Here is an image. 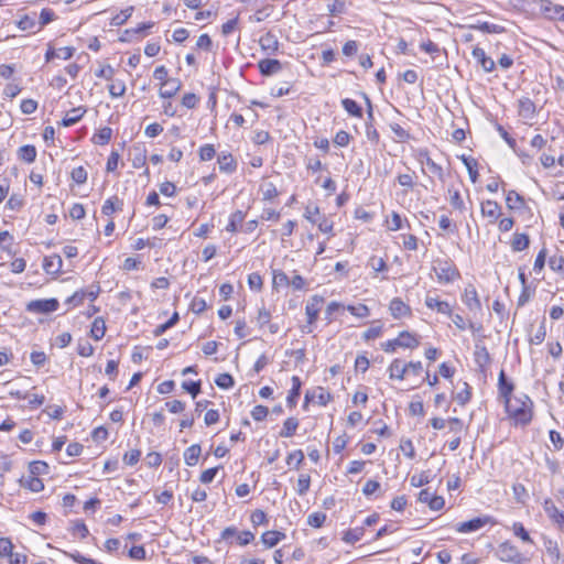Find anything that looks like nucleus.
Returning <instances> with one entry per match:
<instances>
[{"instance_id":"nucleus-64","label":"nucleus","mask_w":564,"mask_h":564,"mask_svg":"<svg viewBox=\"0 0 564 564\" xmlns=\"http://www.w3.org/2000/svg\"><path fill=\"white\" fill-rule=\"evenodd\" d=\"M268 413H269V409L261 404L256 405L251 410V416L257 422L263 421L268 416Z\"/></svg>"},{"instance_id":"nucleus-46","label":"nucleus","mask_w":564,"mask_h":564,"mask_svg":"<svg viewBox=\"0 0 564 564\" xmlns=\"http://www.w3.org/2000/svg\"><path fill=\"white\" fill-rule=\"evenodd\" d=\"M311 486V477L307 474H301L297 479V488L296 491L300 496H304Z\"/></svg>"},{"instance_id":"nucleus-52","label":"nucleus","mask_w":564,"mask_h":564,"mask_svg":"<svg viewBox=\"0 0 564 564\" xmlns=\"http://www.w3.org/2000/svg\"><path fill=\"white\" fill-rule=\"evenodd\" d=\"M215 383L220 388V389H229L231 387H234L235 384V381H234V378L229 373H220L216 379H215Z\"/></svg>"},{"instance_id":"nucleus-34","label":"nucleus","mask_w":564,"mask_h":564,"mask_svg":"<svg viewBox=\"0 0 564 564\" xmlns=\"http://www.w3.org/2000/svg\"><path fill=\"white\" fill-rule=\"evenodd\" d=\"M402 348H416L420 345L419 339L414 334L403 330L398 336Z\"/></svg>"},{"instance_id":"nucleus-14","label":"nucleus","mask_w":564,"mask_h":564,"mask_svg":"<svg viewBox=\"0 0 564 564\" xmlns=\"http://www.w3.org/2000/svg\"><path fill=\"white\" fill-rule=\"evenodd\" d=\"M543 509L549 518L564 530V512L556 508L552 499L544 500Z\"/></svg>"},{"instance_id":"nucleus-15","label":"nucleus","mask_w":564,"mask_h":564,"mask_svg":"<svg viewBox=\"0 0 564 564\" xmlns=\"http://www.w3.org/2000/svg\"><path fill=\"white\" fill-rule=\"evenodd\" d=\"M425 305L430 310H435L436 312H438L441 314H444V315H447V316H452V306L446 301H441L437 297H434V296H431V295H426V297H425Z\"/></svg>"},{"instance_id":"nucleus-31","label":"nucleus","mask_w":564,"mask_h":564,"mask_svg":"<svg viewBox=\"0 0 564 564\" xmlns=\"http://www.w3.org/2000/svg\"><path fill=\"white\" fill-rule=\"evenodd\" d=\"M506 204L510 209H521L524 206V199L519 193L511 189L506 195Z\"/></svg>"},{"instance_id":"nucleus-42","label":"nucleus","mask_w":564,"mask_h":564,"mask_svg":"<svg viewBox=\"0 0 564 564\" xmlns=\"http://www.w3.org/2000/svg\"><path fill=\"white\" fill-rule=\"evenodd\" d=\"M448 195H449V203H451L452 207L459 212H463L465 209V204L460 196L459 191L453 189L452 187H449Z\"/></svg>"},{"instance_id":"nucleus-49","label":"nucleus","mask_w":564,"mask_h":564,"mask_svg":"<svg viewBox=\"0 0 564 564\" xmlns=\"http://www.w3.org/2000/svg\"><path fill=\"white\" fill-rule=\"evenodd\" d=\"M414 172L412 174H399L397 181L402 187H405V192H408L414 187Z\"/></svg>"},{"instance_id":"nucleus-13","label":"nucleus","mask_w":564,"mask_h":564,"mask_svg":"<svg viewBox=\"0 0 564 564\" xmlns=\"http://www.w3.org/2000/svg\"><path fill=\"white\" fill-rule=\"evenodd\" d=\"M474 59L486 73H490L495 69L496 63L495 61L486 55V52L481 47H475L471 52Z\"/></svg>"},{"instance_id":"nucleus-1","label":"nucleus","mask_w":564,"mask_h":564,"mask_svg":"<svg viewBox=\"0 0 564 564\" xmlns=\"http://www.w3.org/2000/svg\"><path fill=\"white\" fill-rule=\"evenodd\" d=\"M503 404L508 417L513 421L516 426H527L531 423L533 419V401L529 395L521 393L511 400H507Z\"/></svg>"},{"instance_id":"nucleus-3","label":"nucleus","mask_w":564,"mask_h":564,"mask_svg":"<svg viewBox=\"0 0 564 564\" xmlns=\"http://www.w3.org/2000/svg\"><path fill=\"white\" fill-rule=\"evenodd\" d=\"M496 555L501 562L511 564H522L525 561V557L519 549L509 541H505L498 545Z\"/></svg>"},{"instance_id":"nucleus-17","label":"nucleus","mask_w":564,"mask_h":564,"mask_svg":"<svg viewBox=\"0 0 564 564\" xmlns=\"http://www.w3.org/2000/svg\"><path fill=\"white\" fill-rule=\"evenodd\" d=\"M388 372L390 379L403 380L405 373H408V364H404L401 359L397 358L390 364Z\"/></svg>"},{"instance_id":"nucleus-54","label":"nucleus","mask_w":564,"mask_h":564,"mask_svg":"<svg viewBox=\"0 0 564 564\" xmlns=\"http://www.w3.org/2000/svg\"><path fill=\"white\" fill-rule=\"evenodd\" d=\"M108 88L109 94L112 98L121 97L126 93V84L122 80H117L116 83H112Z\"/></svg>"},{"instance_id":"nucleus-62","label":"nucleus","mask_w":564,"mask_h":564,"mask_svg":"<svg viewBox=\"0 0 564 564\" xmlns=\"http://www.w3.org/2000/svg\"><path fill=\"white\" fill-rule=\"evenodd\" d=\"M85 299H86V290H79V291H76L69 297H67L65 303L68 305H72V306H78V305L83 304Z\"/></svg>"},{"instance_id":"nucleus-24","label":"nucleus","mask_w":564,"mask_h":564,"mask_svg":"<svg viewBox=\"0 0 564 564\" xmlns=\"http://www.w3.org/2000/svg\"><path fill=\"white\" fill-rule=\"evenodd\" d=\"M122 207L123 200L118 196H112L105 200L101 207V213L105 216H111L115 212L122 210Z\"/></svg>"},{"instance_id":"nucleus-43","label":"nucleus","mask_w":564,"mask_h":564,"mask_svg":"<svg viewBox=\"0 0 564 564\" xmlns=\"http://www.w3.org/2000/svg\"><path fill=\"white\" fill-rule=\"evenodd\" d=\"M40 19L37 20L39 28L37 30H42L46 24L51 23L56 19L55 12L52 9L44 8L40 13Z\"/></svg>"},{"instance_id":"nucleus-5","label":"nucleus","mask_w":564,"mask_h":564,"mask_svg":"<svg viewBox=\"0 0 564 564\" xmlns=\"http://www.w3.org/2000/svg\"><path fill=\"white\" fill-rule=\"evenodd\" d=\"M541 14L551 21L564 22V6L552 2L551 0H538Z\"/></svg>"},{"instance_id":"nucleus-9","label":"nucleus","mask_w":564,"mask_h":564,"mask_svg":"<svg viewBox=\"0 0 564 564\" xmlns=\"http://www.w3.org/2000/svg\"><path fill=\"white\" fill-rule=\"evenodd\" d=\"M490 521V517H477L456 525V531L459 533H470L478 531Z\"/></svg>"},{"instance_id":"nucleus-32","label":"nucleus","mask_w":564,"mask_h":564,"mask_svg":"<svg viewBox=\"0 0 564 564\" xmlns=\"http://www.w3.org/2000/svg\"><path fill=\"white\" fill-rule=\"evenodd\" d=\"M18 158L26 163H33L36 159V149L32 144H25L18 150Z\"/></svg>"},{"instance_id":"nucleus-19","label":"nucleus","mask_w":564,"mask_h":564,"mask_svg":"<svg viewBox=\"0 0 564 564\" xmlns=\"http://www.w3.org/2000/svg\"><path fill=\"white\" fill-rule=\"evenodd\" d=\"M501 207L495 200H485L481 203V215L484 217H488L491 219V223H495L500 216Z\"/></svg>"},{"instance_id":"nucleus-29","label":"nucleus","mask_w":564,"mask_h":564,"mask_svg":"<svg viewBox=\"0 0 564 564\" xmlns=\"http://www.w3.org/2000/svg\"><path fill=\"white\" fill-rule=\"evenodd\" d=\"M202 448L199 444H193L184 452V460L187 466H195L198 462Z\"/></svg>"},{"instance_id":"nucleus-2","label":"nucleus","mask_w":564,"mask_h":564,"mask_svg":"<svg viewBox=\"0 0 564 564\" xmlns=\"http://www.w3.org/2000/svg\"><path fill=\"white\" fill-rule=\"evenodd\" d=\"M433 271L437 281L442 284H448L460 278L459 270L449 259H436L433 262Z\"/></svg>"},{"instance_id":"nucleus-25","label":"nucleus","mask_w":564,"mask_h":564,"mask_svg":"<svg viewBox=\"0 0 564 564\" xmlns=\"http://www.w3.org/2000/svg\"><path fill=\"white\" fill-rule=\"evenodd\" d=\"M260 46L263 51L269 54H274L279 50V41L278 39L270 32L265 33L260 37Z\"/></svg>"},{"instance_id":"nucleus-20","label":"nucleus","mask_w":564,"mask_h":564,"mask_svg":"<svg viewBox=\"0 0 564 564\" xmlns=\"http://www.w3.org/2000/svg\"><path fill=\"white\" fill-rule=\"evenodd\" d=\"M182 83L177 78H171L163 87L159 90V96L164 99L174 97L181 89Z\"/></svg>"},{"instance_id":"nucleus-59","label":"nucleus","mask_w":564,"mask_h":564,"mask_svg":"<svg viewBox=\"0 0 564 564\" xmlns=\"http://www.w3.org/2000/svg\"><path fill=\"white\" fill-rule=\"evenodd\" d=\"M304 460V453L301 449L293 451L290 453L286 457V464L289 466H292L293 464L295 467H299Z\"/></svg>"},{"instance_id":"nucleus-16","label":"nucleus","mask_w":564,"mask_h":564,"mask_svg":"<svg viewBox=\"0 0 564 564\" xmlns=\"http://www.w3.org/2000/svg\"><path fill=\"white\" fill-rule=\"evenodd\" d=\"M63 260L58 254H51L44 258L43 269L47 274L57 275L62 271Z\"/></svg>"},{"instance_id":"nucleus-35","label":"nucleus","mask_w":564,"mask_h":564,"mask_svg":"<svg viewBox=\"0 0 564 564\" xmlns=\"http://www.w3.org/2000/svg\"><path fill=\"white\" fill-rule=\"evenodd\" d=\"M365 535L364 527H357L354 529H349L344 532L343 541L348 544H354L362 539Z\"/></svg>"},{"instance_id":"nucleus-39","label":"nucleus","mask_w":564,"mask_h":564,"mask_svg":"<svg viewBox=\"0 0 564 564\" xmlns=\"http://www.w3.org/2000/svg\"><path fill=\"white\" fill-rule=\"evenodd\" d=\"M299 427V420L296 417H288L284 423L283 427L280 431L281 437H292L296 430Z\"/></svg>"},{"instance_id":"nucleus-51","label":"nucleus","mask_w":564,"mask_h":564,"mask_svg":"<svg viewBox=\"0 0 564 564\" xmlns=\"http://www.w3.org/2000/svg\"><path fill=\"white\" fill-rule=\"evenodd\" d=\"M202 382L198 381H184L182 388L188 392L193 398H196L200 393Z\"/></svg>"},{"instance_id":"nucleus-23","label":"nucleus","mask_w":564,"mask_h":564,"mask_svg":"<svg viewBox=\"0 0 564 564\" xmlns=\"http://www.w3.org/2000/svg\"><path fill=\"white\" fill-rule=\"evenodd\" d=\"M86 109L84 107L73 108L66 112L65 117L62 119L63 127H72L76 124L85 115Z\"/></svg>"},{"instance_id":"nucleus-57","label":"nucleus","mask_w":564,"mask_h":564,"mask_svg":"<svg viewBox=\"0 0 564 564\" xmlns=\"http://www.w3.org/2000/svg\"><path fill=\"white\" fill-rule=\"evenodd\" d=\"M549 267L554 272L564 273V257L563 256H552L549 259Z\"/></svg>"},{"instance_id":"nucleus-41","label":"nucleus","mask_w":564,"mask_h":564,"mask_svg":"<svg viewBox=\"0 0 564 564\" xmlns=\"http://www.w3.org/2000/svg\"><path fill=\"white\" fill-rule=\"evenodd\" d=\"M134 8L132 6L126 8L124 10H121L118 14H116L111 21L110 24L112 26H120L127 22V20L131 17Z\"/></svg>"},{"instance_id":"nucleus-56","label":"nucleus","mask_w":564,"mask_h":564,"mask_svg":"<svg viewBox=\"0 0 564 564\" xmlns=\"http://www.w3.org/2000/svg\"><path fill=\"white\" fill-rule=\"evenodd\" d=\"M153 77L160 80L161 87H163L171 78H169V70L164 65L158 66L153 72Z\"/></svg>"},{"instance_id":"nucleus-8","label":"nucleus","mask_w":564,"mask_h":564,"mask_svg":"<svg viewBox=\"0 0 564 564\" xmlns=\"http://www.w3.org/2000/svg\"><path fill=\"white\" fill-rule=\"evenodd\" d=\"M15 23L21 31L30 34H34L40 31L37 30L39 24L36 12L21 14Z\"/></svg>"},{"instance_id":"nucleus-30","label":"nucleus","mask_w":564,"mask_h":564,"mask_svg":"<svg viewBox=\"0 0 564 564\" xmlns=\"http://www.w3.org/2000/svg\"><path fill=\"white\" fill-rule=\"evenodd\" d=\"M460 160H462V162L464 163V165L466 166V169L468 171L470 181L473 183H476L477 178H478V170H477L478 162L474 158L467 156L465 154H463L460 156Z\"/></svg>"},{"instance_id":"nucleus-37","label":"nucleus","mask_w":564,"mask_h":564,"mask_svg":"<svg viewBox=\"0 0 564 564\" xmlns=\"http://www.w3.org/2000/svg\"><path fill=\"white\" fill-rule=\"evenodd\" d=\"M343 108L350 115L351 117L361 118L362 117V109L361 107L350 98H344L341 100Z\"/></svg>"},{"instance_id":"nucleus-63","label":"nucleus","mask_w":564,"mask_h":564,"mask_svg":"<svg viewBox=\"0 0 564 564\" xmlns=\"http://www.w3.org/2000/svg\"><path fill=\"white\" fill-rule=\"evenodd\" d=\"M216 154L215 148L213 144H204L199 148V159L200 161H209Z\"/></svg>"},{"instance_id":"nucleus-48","label":"nucleus","mask_w":564,"mask_h":564,"mask_svg":"<svg viewBox=\"0 0 564 564\" xmlns=\"http://www.w3.org/2000/svg\"><path fill=\"white\" fill-rule=\"evenodd\" d=\"M306 219H308L313 224H317L318 229L322 232L328 234L333 230V223L326 219L325 217H322L321 219H315L311 216H306Z\"/></svg>"},{"instance_id":"nucleus-10","label":"nucleus","mask_w":564,"mask_h":564,"mask_svg":"<svg viewBox=\"0 0 564 564\" xmlns=\"http://www.w3.org/2000/svg\"><path fill=\"white\" fill-rule=\"evenodd\" d=\"M282 63L275 58H264L258 62V69L262 76H272L282 70Z\"/></svg>"},{"instance_id":"nucleus-33","label":"nucleus","mask_w":564,"mask_h":564,"mask_svg":"<svg viewBox=\"0 0 564 564\" xmlns=\"http://www.w3.org/2000/svg\"><path fill=\"white\" fill-rule=\"evenodd\" d=\"M245 218L246 214L242 210H236L230 215L229 223L226 226V230L228 232H237L238 228L241 226Z\"/></svg>"},{"instance_id":"nucleus-50","label":"nucleus","mask_w":564,"mask_h":564,"mask_svg":"<svg viewBox=\"0 0 564 564\" xmlns=\"http://www.w3.org/2000/svg\"><path fill=\"white\" fill-rule=\"evenodd\" d=\"M325 521L326 514L324 512H313L307 517V523L313 528H321Z\"/></svg>"},{"instance_id":"nucleus-6","label":"nucleus","mask_w":564,"mask_h":564,"mask_svg":"<svg viewBox=\"0 0 564 564\" xmlns=\"http://www.w3.org/2000/svg\"><path fill=\"white\" fill-rule=\"evenodd\" d=\"M59 303L56 299H43L30 301L26 311L35 314H47L58 310Z\"/></svg>"},{"instance_id":"nucleus-61","label":"nucleus","mask_w":564,"mask_h":564,"mask_svg":"<svg viewBox=\"0 0 564 564\" xmlns=\"http://www.w3.org/2000/svg\"><path fill=\"white\" fill-rule=\"evenodd\" d=\"M72 180L77 184H84L87 181V171L83 166L73 169L70 173Z\"/></svg>"},{"instance_id":"nucleus-40","label":"nucleus","mask_w":564,"mask_h":564,"mask_svg":"<svg viewBox=\"0 0 564 564\" xmlns=\"http://www.w3.org/2000/svg\"><path fill=\"white\" fill-rule=\"evenodd\" d=\"M111 135H112V129L109 127H104L96 134H94L93 141L96 144L105 145L110 141Z\"/></svg>"},{"instance_id":"nucleus-44","label":"nucleus","mask_w":564,"mask_h":564,"mask_svg":"<svg viewBox=\"0 0 564 564\" xmlns=\"http://www.w3.org/2000/svg\"><path fill=\"white\" fill-rule=\"evenodd\" d=\"M153 25H154L153 22H145V23L140 24L138 28L128 29V30L124 31V35L127 37H122L121 40L122 41L131 40L132 36L142 34V32H144L145 30L151 29Z\"/></svg>"},{"instance_id":"nucleus-60","label":"nucleus","mask_w":564,"mask_h":564,"mask_svg":"<svg viewBox=\"0 0 564 564\" xmlns=\"http://www.w3.org/2000/svg\"><path fill=\"white\" fill-rule=\"evenodd\" d=\"M29 468H30L31 475L35 476V475L46 474L48 470V465L45 462L35 460V462L30 463Z\"/></svg>"},{"instance_id":"nucleus-53","label":"nucleus","mask_w":564,"mask_h":564,"mask_svg":"<svg viewBox=\"0 0 564 564\" xmlns=\"http://www.w3.org/2000/svg\"><path fill=\"white\" fill-rule=\"evenodd\" d=\"M346 310L356 317H367L370 314L369 307L365 304L348 305Z\"/></svg>"},{"instance_id":"nucleus-12","label":"nucleus","mask_w":564,"mask_h":564,"mask_svg":"<svg viewBox=\"0 0 564 564\" xmlns=\"http://www.w3.org/2000/svg\"><path fill=\"white\" fill-rule=\"evenodd\" d=\"M389 311L395 319L405 316H411L412 314L411 307L408 304H405L400 297H394L391 300L389 304Z\"/></svg>"},{"instance_id":"nucleus-47","label":"nucleus","mask_w":564,"mask_h":564,"mask_svg":"<svg viewBox=\"0 0 564 564\" xmlns=\"http://www.w3.org/2000/svg\"><path fill=\"white\" fill-rule=\"evenodd\" d=\"M327 10L332 15L343 14L346 11V3L343 0H332L327 4Z\"/></svg>"},{"instance_id":"nucleus-27","label":"nucleus","mask_w":564,"mask_h":564,"mask_svg":"<svg viewBox=\"0 0 564 564\" xmlns=\"http://www.w3.org/2000/svg\"><path fill=\"white\" fill-rule=\"evenodd\" d=\"M284 538L285 534L283 532L272 530L262 533L261 541L267 547H273Z\"/></svg>"},{"instance_id":"nucleus-18","label":"nucleus","mask_w":564,"mask_h":564,"mask_svg":"<svg viewBox=\"0 0 564 564\" xmlns=\"http://www.w3.org/2000/svg\"><path fill=\"white\" fill-rule=\"evenodd\" d=\"M536 112L535 104L528 97L519 99L518 113L524 119H533Z\"/></svg>"},{"instance_id":"nucleus-4","label":"nucleus","mask_w":564,"mask_h":564,"mask_svg":"<svg viewBox=\"0 0 564 564\" xmlns=\"http://www.w3.org/2000/svg\"><path fill=\"white\" fill-rule=\"evenodd\" d=\"M324 304V297L321 295H313L305 306V314L307 316V325L301 328L304 334H311L313 328L311 327L318 318L322 305Z\"/></svg>"},{"instance_id":"nucleus-45","label":"nucleus","mask_w":564,"mask_h":564,"mask_svg":"<svg viewBox=\"0 0 564 564\" xmlns=\"http://www.w3.org/2000/svg\"><path fill=\"white\" fill-rule=\"evenodd\" d=\"M512 531L514 535L520 538L523 542L533 543L529 532L525 530L521 522H514L512 525Z\"/></svg>"},{"instance_id":"nucleus-21","label":"nucleus","mask_w":564,"mask_h":564,"mask_svg":"<svg viewBox=\"0 0 564 564\" xmlns=\"http://www.w3.org/2000/svg\"><path fill=\"white\" fill-rule=\"evenodd\" d=\"M219 170L225 173H232L237 169V162L231 153L221 152L218 155Z\"/></svg>"},{"instance_id":"nucleus-38","label":"nucleus","mask_w":564,"mask_h":564,"mask_svg":"<svg viewBox=\"0 0 564 564\" xmlns=\"http://www.w3.org/2000/svg\"><path fill=\"white\" fill-rule=\"evenodd\" d=\"M106 333V323L102 317H96L93 322L90 335L95 340H100Z\"/></svg>"},{"instance_id":"nucleus-36","label":"nucleus","mask_w":564,"mask_h":564,"mask_svg":"<svg viewBox=\"0 0 564 564\" xmlns=\"http://www.w3.org/2000/svg\"><path fill=\"white\" fill-rule=\"evenodd\" d=\"M530 245V238L527 234L516 232L513 235V239L511 240V248L513 251H522L527 249Z\"/></svg>"},{"instance_id":"nucleus-7","label":"nucleus","mask_w":564,"mask_h":564,"mask_svg":"<svg viewBox=\"0 0 564 564\" xmlns=\"http://www.w3.org/2000/svg\"><path fill=\"white\" fill-rule=\"evenodd\" d=\"M462 301L470 312L478 313L481 311V303L474 285L468 284L465 288Z\"/></svg>"},{"instance_id":"nucleus-28","label":"nucleus","mask_w":564,"mask_h":564,"mask_svg":"<svg viewBox=\"0 0 564 564\" xmlns=\"http://www.w3.org/2000/svg\"><path fill=\"white\" fill-rule=\"evenodd\" d=\"M471 29L481 31L482 33L499 34L503 33L506 29L502 25L490 23V22H478L477 24L470 25Z\"/></svg>"},{"instance_id":"nucleus-11","label":"nucleus","mask_w":564,"mask_h":564,"mask_svg":"<svg viewBox=\"0 0 564 564\" xmlns=\"http://www.w3.org/2000/svg\"><path fill=\"white\" fill-rule=\"evenodd\" d=\"M513 390L514 384L510 380H508L505 371L501 370L498 378V393L499 397L502 399L503 403L507 402V400L512 399Z\"/></svg>"},{"instance_id":"nucleus-22","label":"nucleus","mask_w":564,"mask_h":564,"mask_svg":"<svg viewBox=\"0 0 564 564\" xmlns=\"http://www.w3.org/2000/svg\"><path fill=\"white\" fill-rule=\"evenodd\" d=\"M291 381H292V388L289 391V394L286 397V403L290 408H294L296 405L297 399L301 394L302 381H301L300 377H297V376H293Z\"/></svg>"},{"instance_id":"nucleus-55","label":"nucleus","mask_w":564,"mask_h":564,"mask_svg":"<svg viewBox=\"0 0 564 564\" xmlns=\"http://www.w3.org/2000/svg\"><path fill=\"white\" fill-rule=\"evenodd\" d=\"M24 487H26L33 492H40L41 490H43L44 484L40 478L32 475L29 477V479H26Z\"/></svg>"},{"instance_id":"nucleus-58","label":"nucleus","mask_w":564,"mask_h":564,"mask_svg":"<svg viewBox=\"0 0 564 564\" xmlns=\"http://www.w3.org/2000/svg\"><path fill=\"white\" fill-rule=\"evenodd\" d=\"M368 265L375 270L376 272H382V271H386L388 269V265L384 261L383 258H379V257H376V256H372L369 261H368Z\"/></svg>"},{"instance_id":"nucleus-26","label":"nucleus","mask_w":564,"mask_h":564,"mask_svg":"<svg viewBox=\"0 0 564 564\" xmlns=\"http://www.w3.org/2000/svg\"><path fill=\"white\" fill-rule=\"evenodd\" d=\"M474 357H475V362L480 368H485L491 361L490 354H489L488 349L486 348V346H484V345L476 344Z\"/></svg>"}]
</instances>
